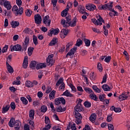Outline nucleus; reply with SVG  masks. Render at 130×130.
Wrapping results in <instances>:
<instances>
[{
  "mask_svg": "<svg viewBox=\"0 0 130 130\" xmlns=\"http://www.w3.org/2000/svg\"><path fill=\"white\" fill-rule=\"evenodd\" d=\"M61 24L63 25L64 28H68L71 26V27H75L77 25V21L74 20L73 22H72V17L70 15L66 17L65 19H62L61 20Z\"/></svg>",
  "mask_w": 130,
  "mask_h": 130,
  "instance_id": "nucleus-1",
  "label": "nucleus"
},
{
  "mask_svg": "<svg viewBox=\"0 0 130 130\" xmlns=\"http://www.w3.org/2000/svg\"><path fill=\"white\" fill-rule=\"evenodd\" d=\"M21 125L22 124H21V121L19 120L15 121V119L14 118H11L9 122V126H10V127H13V126H14L16 130L20 129V128H21Z\"/></svg>",
  "mask_w": 130,
  "mask_h": 130,
  "instance_id": "nucleus-2",
  "label": "nucleus"
},
{
  "mask_svg": "<svg viewBox=\"0 0 130 130\" xmlns=\"http://www.w3.org/2000/svg\"><path fill=\"white\" fill-rule=\"evenodd\" d=\"M96 18L97 20L95 18L91 19L92 22L94 23L95 25H96L97 26L100 25V26H101L102 25V23H105V22H104V19L102 18V17H101L100 14H97L96 15Z\"/></svg>",
  "mask_w": 130,
  "mask_h": 130,
  "instance_id": "nucleus-3",
  "label": "nucleus"
},
{
  "mask_svg": "<svg viewBox=\"0 0 130 130\" xmlns=\"http://www.w3.org/2000/svg\"><path fill=\"white\" fill-rule=\"evenodd\" d=\"M1 6H4L5 8L7 9L8 11H10L12 9V5H11V2L8 1L7 0H0Z\"/></svg>",
  "mask_w": 130,
  "mask_h": 130,
  "instance_id": "nucleus-4",
  "label": "nucleus"
},
{
  "mask_svg": "<svg viewBox=\"0 0 130 130\" xmlns=\"http://www.w3.org/2000/svg\"><path fill=\"white\" fill-rule=\"evenodd\" d=\"M61 85L59 87V90H64V88H66V86L64 85V83H63V79L62 78H60L58 81L57 82L56 84V87H58L59 85Z\"/></svg>",
  "mask_w": 130,
  "mask_h": 130,
  "instance_id": "nucleus-5",
  "label": "nucleus"
},
{
  "mask_svg": "<svg viewBox=\"0 0 130 130\" xmlns=\"http://www.w3.org/2000/svg\"><path fill=\"white\" fill-rule=\"evenodd\" d=\"M53 54H51L49 55L46 59L47 64V66H53V63H54V60H53Z\"/></svg>",
  "mask_w": 130,
  "mask_h": 130,
  "instance_id": "nucleus-6",
  "label": "nucleus"
},
{
  "mask_svg": "<svg viewBox=\"0 0 130 130\" xmlns=\"http://www.w3.org/2000/svg\"><path fill=\"white\" fill-rule=\"evenodd\" d=\"M11 51H21L22 50V46L17 44L16 45L10 46Z\"/></svg>",
  "mask_w": 130,
  "mask_h": 130,
  "instance_id": "nucleus-7",
  "label": "nucleus"
},
{
  "mask_svg": "<svg viewBox=\"0 0 130 130\" xmlns=\"http://www.w3.org/2000/svg\"><path fill=\"white\" fill-rule=\"evenodd\" d=\"M43 21L44 24H45L46 26H48V27L50 26L51 20L49 19V16H46L44 18H43Z\"/></svg>",
  "mask_w": 130,
  "mask_h": 130,
  "instance_id": "nucleus-8",
  "label": "nucleus"
},
{
  "mask_svg": "<svg viewBox=\"0 0 130 130\" xmlns=\"http://www.w3.org/2000/svg\"><path fill=\"white\" fill-rule=\"evenodd\" d=\"M113 2L110 3V5L105 4L102 6V9L103 10H107L108 9L109 11H111L112 10V7H113Z\"/></svg>",
  "mask_w": 130,
  "mask_h": 130,
  "instance_id": "nucleus-9",
  "label": "nucleus"
},
{
  "mask_svg": "<svg viewBox=\"0 0 130 130\" xmlns=\"http://www.w3.org/2000/svg\"><path fill=\"white\" fill-rule=\"evenodd\" d=\"M59 33V29L58 28H51L50 30V32H48V36H52V34L54 35H57Z\"/></svg>",
  "mask_w": 130,
  "mask_h": 130,
  "instance_id": "nucleus-10",
  "label": "nucleus"
},
{
  "mask_svg": "<svg viewBox=\"0 0 130 130\" xmlns=\"http://www.w3.org/2000/svg\"><path fill=\"white\" fill-rule=\"evenodd\" d=\"M77 47H74L72 49H71L69 52L67 53V54L66 56V58H68L69 56H72V55H74L75 53H76V51H77Z\"/></svg>",
  "mask_w": 130,
  "mask_h": 130,
  "instance_id": "nucleus-11",
  "label": "nucleus"
},
{
  "mask_svg": "<svg viewBox=\"0 0 130 130\" xmlns=\"http://www.w3.org/2000/svg\"><path fill=\"white\" fill-rule=\"evenodd\" d=\"M75 111H79V112H81L84 110L81 102H78V104L75 106Z\"/></svg>",
  "mask_w": 130,
  "mask_h": 130,
  "instance_id": "nucleus-12",
  "label": "nucleus"
},
{
  "mask_svg": "<svg viewBox=\"0 0 130 130\" xmlns=\"http://www.w3.org/2000/svg\"><path fill=\"white\" fill-rule=\"evenodd\" d=\"M41 21H42V18L40 14H37L35 16V21L36 24H41Z\"/></svg>",
  "mask_w": 130,
  "mask_h": 130,
  "instance_id": "nucleus-13",
  "label": "nucleus"
},
{
  "mask_svg": "<svg viewBox=\"0 0 130 130\" xmlns=\"http://www.w3.org/2000/svg\"><path fill=\"white\" fill-rule=\"evenodd\" d=\"M70 8L69 5H67V8L61 12V16L62 17H68V16H69L68 15V13L70 10Z\"/></svg>",
  "mask_w": 130,
  "mask_h": 130,
  "instance_id": "nucleus-14",
  "label": "nucleus"
},
{
  "mask_svg": "<svg viewBox=\"0 0 130 130\" xmlns=\"http://www.w3.org/2000/svg\"><path fill=\"white\" fill-rule=\"evenodd\" d=\"M85 7H84L83 6H82V5H79L78 6V11L79 12V13L80 14H85V15H87L88 16V15H89V14L87 12H86V11H85Z\"/></svg>",
  "mask_w": 130,
  "mask_h": 130,
  "instance_id": "nucleus-15",
  "label": "nucleus"
},
{
  "mask_svg": "<svg viewBox=\"0 0 130 130\" xmlns=\"http://www.w3.org/2000/svg\"><path fill=\"white\" fill-rule=\"evenodd\" d=\"M86 9L93 12V11L96 10V6L94 4H89L88 6H86Z\"/></svg>",
  "mask_w": 130,
  "mask_h": 130,
  "instance_id": "nucleus-16",
  "label": "nucleus"
},
{
  "mask_svg": "<svg viewBox=\"0 0 130 130\" xmlns=\"http://www.w3.org/2000/svg\"><path fill=\"white\" fill-rule=\"evenodd\" d=\"M27 67H28V56H25L23 60V62L22 64V68H23V69H27Z\"/></svg>",
  "mask_w": 130,
  "mask_h": 130,
  "instance_id": "nucleus-17",
  "label": "nucleus"
},
{
  "mask_svg": "<svg viewBox=\"0 0 130 130\" xmlns=\"http://www.w3.org/2000/svg\"><path fill=\"white\" fill-rule=\"evenodd\" d=\"M128 96H127V94H126V93L123 92L119 96V99L121 100V101H123V100H125L126 98H128Z\"/></svg>",
  "mask_w": 130,
  "mask_h": 130,
  "instance_id": "nucleus-18",
  "label": "nucleus"
},
{
  "mask_svg": "<svg viewBox=\"0 0 130 130\" xmlns=\"http://www.w3.org/2000/svg\"><path fill=\"white\" fill-rule=\"evenodd\" d=\"M6 66L9 73H10V74H13V73H14V69H13V67H12L8 62H6Z\"/></svg>",
  "mask_w": 130,
  "mask_h": 130,
  "instance_id": "nucleus-19",
  "label": "nucleus"
},
{
  "mask_svg": "<svg viewBox=\"0 0 130 130\" xmlns=\"http://www.w3.org/2000/svg\"><path fill=\"white\" fill-rule=\"evenodd\" d=\"M96 114L94 113L90 115V117H89V120L92 122L93 123H94V122H95V121H96Z\"/></svg>",
  "mask_w": 130,
  "mask_h": 130,
  "instance_id": "nucleus-20",
  "label": "nucleus"
},
{
  "mask_svg": "<svg viewBox=\"0 0 130 130\" xmlns=\"http://www.w3.org/2000/svg\"><path fill=\"white\" fill-rule=\"evenodd\" d=\"M19 9H17L16 13H15V16H18L19 15H22L23 14V12H24V9L22 7H19Z\"/></svg>",
  "mask_w": 130,
  "mask_h": 130,
  "instance_id": "nucleus-21",
  "label": "nucleus"
},
{
  "mask_svg": "<svg viewBox=\"0 0 130 130\" xmlns=\"http://www.w3.org/2000/svg\"><path fill=\"white\" fill-rule=\"evenodd\" d=\"M57 43V38H54L49 44L50 46H54Z\"/></svg>",
  "mask_w": 130,
  "mask_h": 130,
  "instance_id": "nucleus-22",
  "label": "nucleus"
},
{
  "mask_svg": "<svg viewBox=\"0 0 130 130\" xmlns=\"http://www.w3.org/2000/svg\"><path fill=\"white\" fill-rule=\"evenodd\" d=\"M89 98L91 99V100H94V101H97L98 100V98H97L96 94H94V92L90 94Z\"/></svg>",
  "mask_w": 130,
  "mask_h": 130,
  "instance_id": "nucleus-23",
  "label": "nucleus"
},
{
  "mask_svg": "<svg viewBox=\"0 0 130 130\" xmlns=\"http://www.w3.org/2000/svg\"><path fill=\"white\" fill-rule=\"evenodd\" d=\"M34 115H35V110H30L29 112V117L31 119H34Z\"/></svg>",
  "mask_w": 130,
  "mask_h": 130,
  "instance_id": "nucleus-24",
  "label": "nucleus"
},
{
  "mask_svg": "<svg viewBox=\"0 0 130 130\" xmlns=\"http://www.w3.org/2000/svg\"><path fill=\"white\" fill-rule=\"evenodd\" d=\"M64 96H66V97H74V95L71 93V92L69 91V90H66L63 93Z\"/></svg>",
  "mask_w": 130,
  "mask_h": 130,
  "instance_id": "nucleus-25",
  "label": "nucleus"
},
{
  "mask_svg": "<svg viewBox=\"0 0 130 130\" xmlns=\"http://www.w3.org/2000/svg\"><path fill=\"white\" fill-rule=\"evenodd\" d=\"M43 68H46V65L43 63H40L37 65V70H40L43 69Z\"/></svg>",
  "mask_w": 130,
  "mask_h": 130,
  "instance_id": "nucleus-26",
  "label": "nucleus"
},
{
  "mask_svg": "<svg viewBox=\"0 0 130 130\" xmlns=\"http://www.w3.org/2000/svg\"><path fill=\"white\" fill-rule=\"evenodd\" d=\"M11 25L12 28H16V27H18V26L20 25V23L18 21H12L11 23Z\"/></svg>",
  "mask_w": 130,
  "mask_h": 130,
  "instance_id": "nucleus-27",
  "label": "nucleus"
},
{
  "mask_svg": "<svg viewBox=\"0 0 130 130\" xmlns=\"http://www.w3.org/2000/svg\"><path fill=\"white\" fill-rule=\"evenodd\" d=\"M55 93H56V91L55 90H52L49 94V98L50 99V100H51V99H54V98H55Z\"/></svg>",
  "mask_w": 130,
  "mask_h": 130,
  "instance_id": "nucleus-28",
  "label": "nucleus"
},
{
  "mask_svg": "<svg viewBox=\"0 0 130 130\" xmlns=\"http://www.w3.org/2000/svg\"><path fill=\"white\" fill-rule=\"evenodd\" d=\"M112 111H115V112H121V109L120 108H115L114 106H112L111 108Z\"/></svg>",
  "mask_w": 130,
  "mask_h": 130,
  "instance_id": "nucleus-29",
  "label": "nucleus"
},
{
  "mask_svg": "<svg viewBox=\"0 0 130 130\" xmlns=\"http://www.w3.org/2000/svg\"><path fill=\"white\" fill-rule=\"evenodd\" d=\"M9 109L10 105H7L5 107H3L2 109V113H6V112H8Z\"/></svg>",
  "mask_w": 130,
  "mask_h": 130,
  "instance_id": "nucleus-30",
  "label": "nucleus"
},
{
  "mask_svg": "<svg viewBox=\"0 0 130 130\" xmlns=\"http://www.w3.org/2000/svg\"><path fill=\"white\" fill-rule=\"evenodd\" d=\"M82 44H83V41L81 39H77L76 43L75 44L76 46L80 47V46H81Z\"/></svg>",
  "mask_w": 130,
  "mask_h": 130,
  "instance_id": "nucleus-31",
  "label": "nucleus"
},
{
  "mask_svg": "<svg viewBox=\"0 0 130 130\" xmlns=\"http://www.w3.org/2000/svg\"><path fill=\"white\" fill-rule=\"evenodd\" d=\"M102 87L106 91H110V87L106 84H104Z\"/></svg>",
  "mask_w": 130,
  "mask_h": 130,
  "instance_id": "nucleus-32",
  "label": "nucleus"
},
{
  "mask_svg": "<svg viewBox=\"0 0 130 130\" xmlns=\"http://www.w3.org/2000/svg\"><path fill=\"white\" fill-rule=\"evenodd\" d=\"M25 86L27 87V88H32V87H33V82L30 81H26Z\"/></svg>",
  "mask_w": 130,
  "mask_h": 130,
  "instance_id": "nucleus-33",
  "label": "nucleus"
},
{
  "mask_svg": "<svg viewBox=\"0 0 130 130\" xmlns=\"http://www.w3.org/2000/svg\"><path fill=\"white\" fill-rule=\"evenodd\" d=\"M82 119H83V117H80V118L76 117L75 120V122L77 124H81L82 123Z\"/></svg>",
  "mask_w": 130,
  "mask_h": 130,
  "instance_id": "nucleus-34",
  "label": "nucleus"
},
{
  "mask_svg": "<svg viewBox=\"0 0 130 130\" xmlns=\"http://www.w3.org/2000/svg\"><path fill=\"white\" fill-rule=\"evenodd\" d=\"M105 99H106V97L105 96V94H101L99 95V100L102 102H105Z\"/></svg>",
  "mask_w": 130,
  "mask_h": 130,
  "instance_id": "nucleus-35",
  "label": "nucleus"
},
{
  "mask_svg": "<svg viewBox=\"0 0 130 130\" xmlns=\"http://www.w3.org/2000/svg\"><path fill=\"white\" fill-rule=\"evenodd\" d=\"M77 90L78 91H79V92H77L78 95H82L83 94L82 93L83 92H84V90L83 89V88L82 87V86H78Z\"/></svg>",
  "mask_w": 130,
  "mask_h": 130,
  "instance_id": "nucleus-36",
  "label": "nucleus"
},
{
  "mask_svg": "<svg viewBox=\"0 0 130 130\" xmlns=\"http://www.w3.org/2000/svg\"><path fill=\"white\" fill-rule=\"evenodd\" d=\"M20 100L24 105H27V104H28V101L27 100V99L25 98V97H21Z\"/></svg>",
  "mask_w": 130,
  "mask_h": 130,
  "instance_id": "nucleus-37",
  "label": "nucleus"
},
{
  "mask_svg": "<svg viewBox=\"0 0 130 130\" xmlns=\"http://www.w3.org/2000/svg\"><path fill=\"white\" fill-rule=\"evenodd\" d=\"M84 43L85 44V46L87 47H89V46L91 45V41H90V40H88L87 39H84Z\"/></svg>",
  "mask_w": 130,
  "mask_h": 130,
  "instance_id": "nucleus-38",
  "label": "nucleus"
},
{
  "mask_svg": "<svg viewBox=\"0 0 130 130\" xmlns=\"http://www.w3.org/2000/svg\"><path fill=\"white\" fill-rule=\"evenodd\" d=\"M73 44L74 43L73 42L69 43L66 46V51H69V50H70V47H71V46H73Z\"/></svg>",
  "mask_w": 130,
  "mask_h": 130,
  "instance_id": "nucleus-39",
  "label": "nucleus"
},
{
  "mask_svg": "<svg viewBox=\"0 0 130 130\" xmlns=\"http://www.w3.org/2000/svg\"><path fill=\"white\" fill-rule=\"evenodd\" d=\"M34 50V48L33 47H29L28 49V54L30 56L32 55V53H33V51Z\"/></svg>",
  "mask_w": 130,
  "mask_h": 130,
  "instance_id": "nucleus-40",
  "label": "nucleus"
},
{
  "mask_svg": "<svg viewBox=\"0 0 130 130\" xmlns=\"http://www.w3.org/2000/svg\"><path fill=\"white\" fill-rule=\"evenodd\" d=\"M36 64H37V63L36 62V61H31L29 65V68L30 69H33L35 67H36Z\"/></svg>",
  "mask_w": 130,
  "mask_h": 130,
  "instance_id": "nucleus-41",
  "label": "nucleus"
},
{
  "mask_svg": "<svg viewBox=\"0 0 130 130\" xmlns=\"http://www.w3.org/2000/svg\"><path fill=\"white\" fill-rule=\"evenodd\" d=\"M92 89L96 93H100V92H101V90L99 88H98V87L96 85H93L92 86Z\"/></svg>",
  "mask_w": 130,
  "mask_h": 130,
  "instance_id": "nucleus-42",
  "label": "nucleus"
},
{
  "mask_svg": "<svg viewBox=\"0 0 130 130\" xmlns=\"http://www.w3.org/2000/svg\"><path fill=\"white\" fill-rule=\"evenodd\" d=\"M32 40H33V42L35 45H37V44H38V40L37 39V37H36V36H35V35L33 36Z\"/></svg>",
  "mask_w": 130,
  "mask_h": 130,
  "instance_id": "nucleus-43",
  "label": "nucleus"
},
{
  "mask_svg": "<svg viewBox=\"0 0 130 130\" xmlns=\"http://www.w3.org/2000/svg\"><path fill=\"white\" fill-rule=\"evenodd\" d=\"M25 15L27 16V17H30L31 15H32V11L30 9H27L25 11Z\"/></svg>",
  "mask_w": 130,
  "mask_h": 130,
  "instance_id": "nucleus-44",
  "label": "nucleus"
},
{
  "mask_svg": "<svg viewBox=\"0 0 130 130\" xmlns=\"http://www.w3.org/2000/svg\"><path fill=\"white\" fill-rule=\"evenodd\" d=\"M84 91L89 94H91L93 93V90H92V89L89 87L85 88Z\"/></svg>",
  "mask_w": 130,
  "mask_h": 130,
  "instance_id": "nucleus-45",
  "label": "nucleus"
},
{
  "mask_svg": "<svg viewBox=\"0 0 130 130\" xmlns=\"http://www.w3.org/2000/svg\"><path fill=\"white\" fill-rule=\"evenodd\" d=\"M41 112H43L45 113L46 111H47V107L46 106H43L41 108Z\"/></svg>",
  "mask_w": 130,
  "mask_h": 130,
  "instance_id": "nucleus-46",
  "label": "nucleus"
},
{
  "mask_svg": "<svg viewBox=\"0 0 130 130\" xmlns=\"http://www.w3.org/2000/svg\"><path fill=\"white\" fill-rule=\"evenodd\" d=\"M51 128V124L50 123L46 125L45 127H44L42 130H49Z\"/></svg>",
  "mask_w": 130,
  "mask_h": 130,
  "instance_id": "nucleus-47",
  "label": "nucleus"
},
{
  "mask_svg": "<svg viewBox=\"0 0 130 130\" xmlns=\"http://www.w3.org/2000/svg\"><path fill=\"white\" fill-rule=\"evenodd\" d=\"M84 105L85 107H87V108L91 107V103L89 102L88 101H85Z\"/></svg>",
  "mask_w": 130,
  "mask_h": 130,
  "instance_id": "nucleus-48",
  "label": "nucleus"
},
{
  "mask_svg": "<svg viewBox=\"0 0 130 130\" xmlns=\"http://www.w3.org/2000/svg\"><path fill=\"white\" fill-rule=\"evenodd\" d=\"M69 86L73 91H74V92H77V88H76V87H75V86H74L73 84L70 83Z\"/></svg>",
  "mask_w": 130,
  "mask_h": 130,
  "instance_id": "nucleus-49",
  "label": "nucleus"
},
{
  "mask_svg": "<svg viewBox=\"0 0 130 130\" xmlns=\"http://www.w3.org/2000/svg\"><path fill=\"white\" fill-rule=\"evenodd\" d=\"M75 115H76L75 116L76 118H77V117H78V118L83 117V116H82V115H81L80 113H79V111H75Z\"/></svg>",
  "mask_w": 130,
  "mask_h": 130,
  "instance_id": "nucleus-50",
  "label": "nucleus"
},
{
  "mask_svg": "<svg viewBox=\"0 0 130 130\" xmlns=\"http://www.w3.org/2000/svg\"><path fill=\"white\" fill-rule=\"evenodd\" d=\"M89 79L93 81V80H95V75H94V72L91 73L89 75Z\"/></svg>",
  "mask_w": 130,
  "mask_h": 130,
  "instance_id": "nucleus-51",
  "label": "nucleus"
},
{
  "mask_svg": "<svg viewBox=\"0 0 130 130\" xmlns=\"http://www.w3.org/2000/svg\"><path fill=\"white\" fill-rule=\"evenodd\" d=\"M55 105H59L60 104V98L55 99Z\"/></svg>",
  "mask_w": 130,
  "mask_h": 130,
  "instance_id": "nucleus-52",
  "label": "nucleus"
},
{
  "mask_svg": "<svg viewBox=\"0 0 130 130\" xmlns=\"http://www.w3.org/2000/svg\"><path fill=\"white\" fill-rule=\"evenodd\" d=\"M12 58H13V55L10 54L7 58L6 62H8V63L9 62H11V61H12Z\"/></svg>",
  "mask_w": 130,
  "mask_h": 130,
  "instance_id": "nucleus-53",
  "label": "nucleus"
},
{
  "mask_svg": "<svg viewBox=\"0 0 130 130\" xmlns=\"http://www.w3.org/2000/svg\"><path fill=\"white\" fill-rule=\"evenodd\" d=\"M104 29V34H105V36H107L108 35V29L106 28V26H103Z\"/></svg>",
  "mask_w": 130,
  "mask_h": 130,
  "instance_id": "nucleus-54",
  "label": "nucleus"
},
{
  "mask_svg": "<svg viewBox=\"0 0 130 130\" xmlns=\"http://www.w3.org/2000/svg\"><path fill=\"white\" fill-rule=\"evenodd\" d=\"M28 45H27V44L23 43L22 51H24H24H26V50H27V47Z\"/></svg>",
  "mask_w": 130,
  "mask_h": 130,
  "instance_id": "nucleus-55",
  "label": "nucleus"
},
{
  "mask_svg": "<svg viewBox=\"0 0 130 130\" xmlns=\"http://www.w3.org/2000/svg\"><path fill=\"white\" fill-rule=\"evenodd\" d=\"M98 69L100 72H102L103 71V68L102 67V64L101 63L98 64Z\"/></svg>",
  "mask_w": 130,
  "mask_h": 130,
  "instance_id": "nucleus-56",
  "label": "nucleus"
},
{
  "mask_svg": "<svg viewBox=\"0 0 130 130\" xmlns=\"http://www.w3.org/2000/svg\"><path fill=\"white\" fill-rule=\"evenodd\" d=\"M107 80V74H105L103 78V81L102 82V84H103V83H106V81Z\"/></svg>",
  "mask_w": 130,
  "mask_h": 130,
  "instance_id": "nucleus-57",
  "label": "nucleus"
},
{
  "mask_svg": "<svg viewBox=\"0 0 130 130\" xmlns=\"http://www.w3.org/2000/svg\"><path fill=\"white\" fill-rule=\"evenodd\" d=\"M123 54L125 55L126 60H129V57L128 56V53L126 51H124Z\"/></svg>",
  "mask_w": 130,
  "mask_h": 130,
  "instance_id": "nucleus-58",
  "label": "nucleus"
},
{
  "mask_svg": "<svg viewBox=\"0 0 130 130\" xmlns=\"http://www.w3.org/2000/svg\"><path fill=\"white\" fill-rule=\"evenodd\" d=\"M45 121L46 124H47V123L48 124L50 123V119H49V118L47 116L45 117Z\"/></svg>",
  "mask_w": 130,
  "mask_h": 130,
  "instance_id": "nucleus-59",
  "label": "nucleus"
},
{
  "mask_svg": "<svg viewBox=\"0 0 130 130\" xmlns=\"http://www.w3.org/2000/svg\"><path fill=\"white\" fill-rule=\"evenodd\" d=\"M108 126L109 130H114V126L112 124H109Z\"/></svg>",
  "mask_w": 130,
  "mask_h": 130,
  "instance_id": "nucleus-60",
  "label": "nucleus"
},
{
  "mask_svg": "<svg viewBox=\"0 0 130 130\" xmlns=\"http://www.w3.org/2000/svg\"><path fill=\"white\" fill-rule=\"evenodd\" d=\"M60 102L62 103L63 105H64L66 104V100L63 98H60Z\"/></svg>",
  "mask_w": 130,
  "mask_h": 130,
  "instance_id": "nucleus-61",
  "label": "nucleus"
},
{
  "mask_svg": "<svg viewBox=\"0 0 130 130\" xmlns=\"http://www.w3.org/2000/svg\"><path fill=\"white\" fill-rule=\"evenodd\" d=\"M111 60V56H109L105 58V61L106 62H110V60Z\"/></svg>",
  "mask_w": 130,
  "mask_h": 130,
  "instance_id": "nucleus-62",
  "label": "nucleus"
},
{
  "mask_svg": "<svg viewBox=\"0 0 130 130\" xmlns=\"http://www.w3.org/2000/svg\"><path fill=\"white\" fill-rule=\"evenodd\" d=\"M16 4L19 7L22 6V0H16Z\"/></svg>",
  "mask_w": 130,
  "mask_h": 130,
  "instance_id": "nucleus-63",
  "label": "nucleus"
},
{
  "mask_svg": "<svg viewBox=\"0 0 130 130\" xmlns=\"http://www.w3.org/2000/svg\"><path fill=\"white\" fill-rule=\"evenodd\" d=\"M83 130H91V128L89 125H86L85 126V127L83 129Z\"/></svg>",
  "mask_w": 130,
  "mask_h": 130,
  "instance_id": "nucleus-64",
  "label": "nucleus"
}]
</instances>
